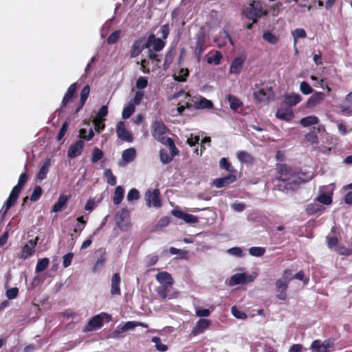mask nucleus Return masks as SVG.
Returning a JSON list of instances; mask_svg holds the SVG:
<instances>
[{"instance_id": "1", "label": "nucleus", "mask_w": 352, "mask_h": 352, "mask_svg": "<svg viewBox=\"0 0 352 352\" xmlns=\"http://www.w3.org/2000/svg\"><path fill=\"white\" fill-rule=\"evenodd\" d=\"M147 56L153 61L161 62V55L157 54L163 50L166 43L162 38H156L154 34H150L146 38Z\"/></svg>"}, {"instance_id": "2", "label": "nucleus", "mask_w": 352, "mask_h": 352, "mask_svg": "<svg viewBox=\"0 0 352 352\" xmlns=\"http://www.w3.org/2000/svg\"><path fill=\"white\" fill-rule=\"evenodd\" d=\"M245 14L247 18L253 20V23L256 22L257 18H261L267 14V12L263 10L262 3L258 1H253L245 9Z\"/></svg>"}, {"instance_id": "3", "label": "nucleus", "mask_w": 352, "mask_h": 352, "mask_svg": "<svg viewBox=\"0 0 352 352\" xmlns=\"http://www.w3.org/2000/svg\"><path fill=\"white\" fill-rule=\"evenodd\" d=\"M151 134L153 137L158 142L164 144L166 142V138L164 135L168 132V129L162 120H156L151 126Z\"/></svg>"}, {"instance_id": "4", "label": "nucleus", "mask_w": 352, "mask_h": 352, "mask_svg": "<svg viewBox=\"0 0 352 352\" xmlns=\"http://www.w3.org/2000/svg\"><path fill=\"white\" fill-rule=\"evenodd\" d=\"M334 190V184H330L329 185L320 187L318 190V195L316 200L319 203L324 205H331L333 202V193Z\"/></svg>"}, {"instance_id": "5", "label": "nucleus", "mask_w": 352, "mask_h": 352, "mask_svg": "<svg viewBox=\"0 0 352 352\" xmlns=\"http://www.w3.org/2000/svg\"><path fill=\"white\" fill-rule=\"evenodd\" d=\"M116 222L118 228L122 231H126L131 226L130 212L127 208H123L116 215Z\"/></svg>"}, {"instance_id": "6", "label": "nucleus", "mask_w": 352, "mask_h": 352, "mask_svg": "<svg viewBox=\"0 0 352 352\" xmlns=\"http://www.w3.org/2000/svg\"><path fill=\"white\" fill-rule=\"evenodd\" d=\"M146 204L148 208H160L162 206V199L160 197V192L157 188L149 189L145 192Z\"/></svg>"}, {"instance_id": "7", "label": "nucleus", "mask_w": 352, "mask_h": 352, "mask_svg": "<svg viewBox=\"0 0 352 352\" xmlns=\"http://www.w3.org/2000/svg\"><path fill=\"white\" fill-rule=\"evenodd\" d=\"M253 96L254 99L259 102L268 103L274 100V92L272 87H266L258 91H254Z\"/></svg>"}, {"instance_id": "8", "label": "nucleus", "mask_w": 352, "mask_h": 352, "mask_svg": "<svg viewBox=\"0 0 352 352\" xmlns=\"http://www.w3.org/2000/svg\"><path fill=\"white\" fill-rule=\"evenodd\" d=\"M333 342L330 340H326L321 342L319 340L313 341L310 349L312 352H331L333 350Z\"/></svg>"}, {"instance_id": "9", "label": "nucleus", "mask_w": 352, "mask_h": 352, "mask_svg": "<svg viewBox=\"0 0 352 352\" xmlns=\"http://www.w3.org/2000/svg\"><path fill=\"white\" fill-rule=\"evenodd\" d=\"M255 274H247L245 273H237L232 275L229 280V285L234 286L239 284H245L252 282L256 278Z\"/></svg>"}, {"instance_id": "10", "label": "nucleus", "mask_w": 352, "mask_h": 352, "mask_svg": "<svg viewBox=\"0 0 352 352\" xmlns=\"http://www.w3.org/2000/svg\"><path fill=\"white\" fill-rule=\"evenodd\" d=\"M144 49H147L146 38L140 37L133 43L130 50V57H137Z\"/></svg>"}, {"instance_id": "11", "label": "nucleus", "mask_w": 352, "mask_h": 352, "mask_svg": "<svg viewBox=\"0 0 352 352\" xmlns=\"http://www.w3.org/2000/svg\"><path fill=\"white\" fill-rule=\"evenodd\" d=\"M102 316H108L103 313L96 315L92 317L88 322L87 324L84 327L83 331L88 332L97 330L102 327L103 324V317Z\"/></svg>"}, {"instance_id": "12", "label": "nucleus", "mask_w": 352, "mask_h": 352, "mask_svg": "<svg viewBox=\"0 0 352 352\" xmlns=\"http://www.w3.org/2000/svg\"><path fill=\"white\" fill-rule=\"evenodd\" d=\"M196 43L194 53L198 60H200L201 54L206 49V35L204 31H199L196 36Z\"/></svg>"}, {"instance_id": "13", "label": "nucleus", "mask_w": 352, "mask_h": 352, "mask_svg": "<svg viewBox=\"0 0 352 352\" xmlns=\"http://www.w3.org/2000/svg\"><path fill=\"white\" fill-rule=\"evenodd\" d=\"M21 189L22 188L19 187L16 185L12 188L8 199H7L5 205L3 207V216L6 215L9 209L14 205L15 202L18 199L19 195L21 192Z\"/></svg>"}, {"instance_id": "14", "label": "nucleus", "mask_w": 352, "mask_h": 352, "mask_svg": "<svg viewBox=\"0 0 352 352\" xmlns=\"http://www.w3.org/2000/svg\"><path fill=\"white\" fill-rule=\"evenodd\" d=\"M138 326H142L144 327H148V325L144 323H142V322H136V321H129V322H125L122 326L119 325L117 327V329L113 331V337L118 338V335L119 333L133 330L134 328H135L136 327H138Z\"/></svg>"}, {"instance_id": "15", "label": "nucleus", "mask_w": 352, "mask_h": 352, "mask_svg": "<svg viewBox=\"0 0 352 352\" xmlns=\"http://www.w3.org/2000/svg\"><path fill=\"white\" fill-rule=\"evenodd\" d=\"M36 246V240L31 239L28 241V243L22 248L19 257L24 260L30 258L34 254Z\"/></svg>"}, {"instance_id": "16", "label": "nucleus", "mask_w": 352, "mask_h": 352, "mask_svg": "<svg viewBox=\"0 0 352 352\" xmlns=\"http://www.w3.org/2000/svg\"><path fill=\"white\" fill-rule=\"evenodd\" d=\"M171 213L175 217L184 220L187 223H197L199 221L197 217L191 214L186 213L179 209H173L171 211Z\"/></svg>"}, {"instance_id": "17", "label": "nucleus", "mask_w": 352, "mask_h": 352, "mask_svg": "<svg viewBox=\"0 0 352 352\" xmlns=\"http://www.w3.org/2000/svg\"><path fill=\"white\" fill-rule=\"evenodd\" d=\"M116 133L118 137L122 141L131 142L133 141L132 134L126 129L123 122H120L117 124Z\"/></svg>"}, {"instance_id": "18", "label": "nucleus", "mask_w": 352, "mask_h": 352, "mask_svg": "<svg viewBox=\"0 0 352 352\" xmlns=\"http://www.w3.org/2000/svg\"><path fill=\"white\" fill-rule=\"evenodd\" d=\"M84 146L85 143L82 140L76 141L69 146L67 151V156L69 158H75L79 156L82 153Z\"/></svg>"}, {"instance_id": "19", "label": "nucleus", "mask_w": 352, "mask_h": 352, "mask_svg": "<svg viewBox=\"0 0 352 352\" xmlns=\"http://www.w3.org/2000/svg\"><path fill=\"white\" fill-rule=\"evenodd\" d=\"M236 180V175L233 173H230L229 175L214 179L213 181V184L215 187L220 188L228 186Z\"/></svg>"}, {"instance_id": "20", "label": "nucleus", "mask_w": 352, "mask_h": 352, "mask_svg": "<svg viewBox=\"0 0 352 352\" xmlns=\"http://www.w3.org/2000/svg\"><path fill=\"white\" fill-rule=\"evenodd\" d=\"M193 106L196 109H212L213 103L211 100L204 97L195 98L192 100Z\"/></svg>"}, {"instance_id": "21", "label": "nucleus", "mask_w": 352, "mask_h": 352, "mask_svg": "<svg viewBox=\"0 0 352 352\" xmlns=\"http://www.w3.org/2000/svg\"><path fill=\"white\" fill-rule=\"evenodd\" d=\"M210 324V322L206 319H199L193 327L191 334L196 336L204 333Z\"/></svg>"}, {"instance_id": "22", "label": "nucleus", "mask_w": 352, "mask_h": 352, "mask_svg": "<svg viewBox=\"0 0 352 352\" xmlns=\"http://www.w3.org/2000/svg\"><path fill=\"white\" fill-rule=\"evenodd\" d=\"M278 179L283 182H289L293 177L291 168L285 164H280L278 167Z\"/></svg>"}, {"instance_id": "23", "label": "nucleus", "mask_w": 352, "mask_h": 352, "mask_svg": "<svg viewBox=\"0 0 352 352\" xmlns=\"http://www.w3.org/2000/svg\"><path fill=\"white\" fill-rule=\"evenodd\" d=\"M77 82H74L69 87L66 94H65L63 98L61 107L60 109H58V111H60V109L63 107H65L67 104V103L76 96V91L77 89Z\"/></svg>"}, {"instance_id": "24", "label": "nucleus", "mask_w": 352, "mask_h": 352, "mask_svg": "<svg viewBox=\"0 0 352 352\" xmlns=\"http://www.w3.org/2000/svg\"><path fill=\"white\" fill-rule=\"evenodd\" d=\"M340 109L343 114L350 115L352 113V91L346 96L344 100L340 104Z\"/></svg>"}, {"instance_id": "25", "label": "nucleus", "mask_w": 352, "mask_h": 352, "mask_svg": "<svg viewBox=\"0 0 352 352\" xmlns=\"http://www.w3.org/2000/svg\"><path fill=\"white\" fill-rule=\"evenodd\" d=\"M276 116L281 120L289 121L294 118L293 111L291 108L286 107L278 109Z\"/></svg>"}, {"instance_id": "26", "label": "nucleus", "mask_w": 352, "mask_h": 352, "mask_svg": "<svg viewBox=\"0 0 352 352\" xmlns=\"http://www.w3.org/2000/svg\"><path fill=\"white\" fill-rule=\"evenodd\" d=\"M302 100V97L299 94L292 93L285 95L284 103L285 105L292 109Z\"/></svg>"}, {"instance_id": "27", "label": "nucleus", "mask_w": 352, "mask_h": 352, "mask_svg": "<svg viewBox=\"0 0 352 352\" xmlns=\"http://www.w3.org/2000/svg\"><path fill=\"white\" fill-rule=\"evenodd\" d=\"M245 62V57L238 56L234 58L230 67V73L239 74Z\"/></svg>"}, {"instance_id": "28", "label": "nucleus", "mask_w": 352, "mask_h": 352, "mask_svg": "<svg viewBox=\"0 0 352 352\" xmlns=\"http://www.w3.org/2000/svg\"><path fill=\"white\" fill-rule=\"evenodd\" d=\"M326 96L324 93L318 91L314 94L307 101L308 108L314 107L323 101Z\"/></svg>"}, {"instance_id": "29", "label": "nucleus", "mask_w": 352, "mask_h": 352, "mask_svg": "<svg viewBox=\"0 0 352 352\" xmlns=\"http://www.w3.org/2000/svg\"><path fill=\"white\" fill-rule=\"evenodd\" d=\"M111 294L112 295H120V276L118 273H116L113 275L111 280Z\"/></svg>"}, {"instance_id": "30", "label": "nucleus", "mask_w": 352, "mask_h": 352, "mask_svg": "<svg viewBox=\"0 0 352 352\" xmlns=\"http://www.w3.org/2000/svg\"><path fill=\"white\" fill-rule=\"evenodd\" d=\"M157 280L162 284V285L172 286L173 284V279L171 275L166 272H160L156 275Z\"/></svg>"}, {"instance_id": "31", "label": "nucleus", "mask_w": 352, "mask_h": 352, "mask_svg": "<svg viewBox=\"0 0 352 352\" xmlns=\"http://www.w3.org/2000/svg\"><path fill=\"white\" fill-rule=\"evenodd\" d=\"M322 203H319L314 199L313 203H311L307 206L306 211L309 214H322L325 208L321 205Z\"/></svg>"}, {"instance_id": "32", "label": "nucleus", "mask_w": 352, "mask_h": 352, "mask_svg": "<svg viewBox=\"0 0 352 352\" xmlns=\"http://www.w3.org/2000/svg\"><path fill=\"white\" fill-rule=\"evenodd\" d=\"M170 287V286L169 285H160L157 287L156 292L157 293V295L162 300L171 299L174 298V295L168 294Z\"/></svg>"}, {"instance_id": "33", "label": "nucleus", "mask_w": 352, "mask_h": 352, "mask_svg": "<svg viewBox=\"0 0 352 352\" xmlns=\"http://www.w3.org/2000/svg\"><path fill=\"white\" fill-rule=\"evenodd\" d=\"M136 151L134 148H129L124 150L122 154V161L124 164L129 163L135 160Z\"/></svg>"}, {"instance_id": "34", "label": "nucleus", "mask_w": 352, "mask_h": 352, "mask_svg": "<svg viewBox=\"0 0 352 352\" xmlns=\"http://www.w3.org/2000/svg\"><path fill=\"white\" fill-rule=\"evenodd\" d=\"M51 165V160L50 159H46L42 166L41 167L39 171L37 173V178L40 180H43L46 177V175L49 171L50 166Z\"/></svg>"}, {"instance_id": "35", "label": "nucleus", "mask_w": 352, "mask_h": 352, "mask_svg": "<svg viewBox=\"0 0 352 352\" xmlns=\"http://www.w3.org/2000/svg\"><path fill=\"white\" fill-rule=\"evenodd\" d=\"M89 91H90V88H89V85H86L82 88V89L80 92V102L79 106L77 107V109L76 110V113L78 112L82 108V107L85 105V103L89 96Z\"/></svg>"}, {"instance_id": "36", "label": "nucleus", "mask_w": 352, "mask_h": 352, "mask_svg": "<svg viewBox=\"0 0 352 352\" xmlns=\"http://www.w3.org/2000/svg\"><path fill=\"white\" fill-rule=\"evenodd\" d=\"M124 190L122 186H118L116 188L113 197V204L115 205H118L122 202L124 197Z\"/></svg>"}, {"instance_id": "37", "label": "nucleus", "mask_w": 352, "mask_h": 352, "mask_svg": "<svg viewBox=\"0 0 352 352\" xmlns=\"http://www.w3.org/2000/svg\"><path fill=\"white\" fill-rule=\"evenodd\" d=\"M226 99L230 104V109L232 110H236L243 105V102L233 95L228 94L226 96Z\"/></svg>"}, {"instance_id": "38", "label": "nucleus", "mask_w": 352, "mask_h": 352, "mask_svg": "<svg viewBox=\"0 0 352 352\" xmlns=\"http://www.w3.org/2000/svg\"><path fill=\"white\" fill-rule=\"evenodd\" d=\"M319 122V119L318 117L315 116H309L305 118H303L300 120V123L304 127H307L311 125L316 124Z\"/></svg>"}, {"instance_id": "39", "label": "nucleus", "mask_w": 352, "mask_h": 352, "mask_svg": "<svg viewBox=\"0 0 352 352\" xmlns=\"http://www.w3.org/2000/svg\"><path fill=\"white\" fill-rule=\"evenodd\" d=\"M67 201V197L66 196L62 195L60 196L58 200L54 204L52 208V211L54 212H59L62 210L65 204Z\"/></svg>"}, {"instance_id": "40", "label": "nucleus", "mask_w": 352, "mask_h": 352, "mask_svg": "<svg viewBox=\"0 0 352 352\" xmlns=\"http://www.w3.org/2000/svg\"><path fill=\"white\" fill-rule=\"evenodd\" d=\"M49 263L50 261L47 258L38 259L35 269L36 272H41L46 270L49 265Z\"/></svg>"}, {"instance_id": "41", "label": "nucleus", "mask_w": 352, "mask_h": 352, "mask_svg": "<svg viewBox=\"0 0 352 352\" xmlns=\"http://www.w3.org/2000/svg\"><path fill=\"white\" fill-rule=\"evenodd\" d=\"M292 35L294 38V45H296L298 39L305 38L307 36V33L302 28H296L292 32Z\"/></svg>"}, {"instance_id": "42", "label": "nucleus", "mask_w": 352, "mask_h": 352, "mask_svg": "<svg viewBox=\"0 0 352 352\" xmlns=\"http://www.w3.org/2000/svg\"><path fill=\"white\" fill-rule=\"evenodd\" d=\"M76 221L77 223L75 226L74 232L80 234L86 226L87 220H85L83 217H80L76 219Z\"/></svg>"}, {"instance_id": "43", "label": "nucleus", "mask_w": 352, "mask_h": 352, "mask_svg": "<svg viewBox=\"0 0 352 352\" xmlns=\"http://www.w3.org/2000/svg\"><path fill=\"white\" fill-rule=\"evenodd\" d=\"M163 144L166 145L169 147L170 150V155L173 157L179 154V150L175 146V142L171 138H167L166 142H164Z\"/></svg>"}, {"instance_id": "44", "label": "nucleus", "mask_w": 352, "mask_h": 352, "mask_svg": "<svg viewBox=\"0 0 352 352\" xmlns=\"http://www.w3.org/2000/svg\"><path fill=\"white\" fill-rule=\"evenodd\" d=\"M104 176L107 179V182L111 186H115L116 184V178L113 175L112 171L109 168H106L104 170Z\"/></svg>"}, {"instance_id": "45", "label": "nucleus", "mask_w": 352, "mask_h": 352, "mask_svg": "<svg viewBox=\"0 0 352 352\" xmlns=\"http://www.w3.org/2000/svg\"><path fill=\"white\" fill-rule=\"evenodd\" d=\"M219 166L221 168L226 170L230 173H235V169L232 166L231 164L226 157H223L220 160Z\"/></svg>"}, {"instance_id": "46", "label": "nucleus", "mask_w": 352, "mask_h": 352, "mask_svg": "<svg viewBox=\"0 0 352 352\" xmlns=\"http://www.w3.org/2000/svg\"><path fill=\"white\" fill-rule=\"evenodd\" d=\"M238 160L243 163H250L252 161V157L245 151H239L237 153Z\"/></svg>"}, {"instance_id": "47", "label": "nucleus", "mask_w": 352, "mask_h": 352, "mask_svg": "<svg viewBox=\"0 0 352 352\" xmlns=\"http://www.w3.org/2000/svg\"><path fill=\"white\" fill-rule=\"evenodd\" d=\"M265 252V248L263 247H252L249 249V253L252 256L260 257Z\"/></svg>"}, {"instance_id": "48", "label": "nucleus", "mask_w": 352, "mask_h": 352, "mask_svg": "<svg viewBox=\"0 0 352 352\" xmlns=\"http://www.w3.org/2000/svg\"><path fill=\"white\" fill-rule=\"evenodd\" d=\"M263 38L265 41L273 45L276 44L278 41V37L270 32H264L263 34Z\"/></svg>"}, {"instance_id": "49", "label": "nucleus", "mask_w": 352, "mask_h": 352, "mask_svg": "<svg viewBox=\"0 0 352 352\" xmlns=\"http://www.w3.org/2000/svg\"><path fill=\"white\" fill-rule=\"evenodd\" d=\"M104 156L103 152L98 148L95 147L93 149L92 154H91V162L96 163L98 160H101Z\"/></svg>"}, {"instance_id": "50", "label": "nucleus", "mask_w": 352, "mask_h": 352, "mask_svg": "<svg viewBox=\"0 0 352 352\" xmlns=\"http://www.w3.org/2000/svg\"><path fill=\"white\" fill-rule=\"evenodd\" d=\"M135 108L133 104H129L126 107H125L122 111V118L126 120L129 118L135 111Z\"/></svg>"}, {"instance_id": "51", "label": "nucleus", "mask_w": 352, "mask_h": 352, "mask_svg": "<svg viewBox=\"0 0 352 352\" xmlns=\"http://www.w3.org/2000/svg\"><path fill=\"white\" fill-rule=\"evenodd\" d=\"M231 311L232 315L238 319L244 320L247 318V315L245 313L239 309H238L236 307L233 306L231 309Z\"/></svg>"}, {"instance_id": "52", "label": "nucleus", "mask_w": 352, "mask_h": 352, "mask_svg": "<svg viewBox=\"0 0 352 352\" xmlns=\"http://www.w3.org/2000/svg\"><path fill=\"white\" fill-rule=\"evenodd\" d=\"M152 342L155 344L156 349L160 351L164 352L168 349V346L166 344L161 343V339L159 337H153Z\"/></svg>"}, {"instance_id": "53", "label": "nucleus", "mask_w": 352, "mask_h": 352, "mask_svg": "<svg viewBox=\"0 0 352 352\" xmlns=\"http://www.w3.org/2000/svg\"><path fill=\"white\" fill-rule=\"evenodd\" d=\"M42 193H43L42 188L38 186H35V188H34V190L30 196V200L32 201H38L40 199Z\"/></svg>"}, {"instance_id": "54", "label": "nucleus", "mask_w": 352, "mask_h": 352, "mask_svg": "<svg viewBox=\"0 0 352 352\" xmlns=\"http://www.w3.org/2000/svg\"><path fill=\"white\" fill-rule=\"evenodd\" d=\"M160 161L164 164H168L173 160V157L170 155L167 151L161 150L160 153Z\"/></svg>"}, {"instance_id": "55", "label": "nucleus", "mask_w": 352, "mask_h": 352, "mask_svg": "<svg viewBox=\"0 0 352 352\" xmlns=\"http://www.w3.org/2000/svg\"><path fill=\"white\" fill-rule=\"evenodd\" d=\"M106 258L104 255H101L96 261L94 266L93 267L92 271L94 273L97 272L101 267H103Z\"/></svg>"}, {"instance_id": "56", "label": "nucleus", "mask_w": 352, "mask_h": 352, "mask_svg": "<svg viewBox=\"0 0 352 352\" xmlns=\"http://www.w3.org/2000/svg\"><path fill=\"white\" fill-rule=\"evenodd\" d=\"M300 90L305 95H309L313 93L311 87L305 81H302L300 85Z\"/></svg>"}, {"instance_id": "57", "label": "nucleus", "mask_w": 352, "mask_h": 352, "mask_svg": "<svg viewBox=\"0 0 352 352\" xmlns=\"http://www.w3.org/2000/svg\"><path fill=\"white\" fill-rule=\"evenodd\" d=\"M120 30H116L113 33L110 34V36L107 38V43L109 45L116 43L120 36Z\"/></svg>"}, {"instance_id": "58", "label": "nucleus", "mask_w": 352, "mask_h": 352, "mask_svg": "<svg viewBox=\"0 0 352 352\" xmlns=\"http://www.w3.org/2000/svg\"><path fill=\"white\" fill-rule=\"evenodd\" d=\"M189 75V72L188 69H181L179 74L175 76V79L177 81L184 82L186 80V78Z\"/></svg>"}, {"instance_id": "59", "label": "nucleus", "mask_w": 352, "mask_h": 352, "mask_svg": "<svg viewBox=\"0 0 352 352\" xmlns=\"http://www.w3.org/2000/svg\"><path fill=\"white\" fill-rule=\"evenodd\" d=\"M126 197L129 201L138 200L140 198V194L138 190L136 188L131 189L128 192Z\"/></svg>"}, {"instance_id": "60", "label": "nucleus", "mask_w": 352, "mask_h": 352, "mask_svg": "<svg viewBox=\"0 0 352 352\" xmlns=\"http://www.w3.org/2000/svg\"><path fill=\"white\" fill-rule=\"evenodd\" d=\"M148 85V80L144 76H140L136 80L135 86L139 89H144Z\"/></svg>"}, {"instance_id": "61", "label": "nucleus", "mask_w": 352, "mask_h": 352, "mask_svg": "<svg viewBox=\"0 0 352 352\" xmlns=\"http://www.w3.org/2000/svg\"><path fill=\"white\" fill-rule=\"evenodd\" d=\"M19 294V289L17 287H12L7 289L6 296L8 300H12L16 298Z\"/></svg>"}, {"instance_id": "62", "label": "nucleus", "mask_w": 352, "mask_h": 352, "mask_svg": "<svg viewBox=\"0 0 352 352\" xmlns=\"http://www.w3.org/2000/svg\"><path fill=\"white\" fill-rule=\"evenodd\" d=\"M288 286V281H284L281 279H278L276 282V292L286 291Z\"/></svg>"}, {"instance_id": "63", "label": "nucleus", "mask_w": 352, "mask_h": 352, "mask_svg": "<svg viewBox=\"0 0 352 352\" xmlns=\"http://www.w3.org/2000/svg\"><path fill=\"white\" fill-rule=\"evenodd\" d=\"M305 139L307 142H310L311 144H318V136L316 134L315 132L314 131H311V132H309L306 135H305Z\"/></svg>"}, {"instance_id": "64", "label": "nucleus", "mask_w": 352, "mask_h": 352, "mask_svg": "<svg viewBox=\"0 0 352 352\" xmlns=\"http://www.w3.org/2000/svg\"><path fill=\"white\" fill-rule=\"evenodd\" d=\"M222 58V55L220 52H217L216 54L213 56L208 57L207 61L208 63H214L215 65H219L221 62V59Z\"/></svg>"}]
</instances>
